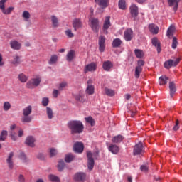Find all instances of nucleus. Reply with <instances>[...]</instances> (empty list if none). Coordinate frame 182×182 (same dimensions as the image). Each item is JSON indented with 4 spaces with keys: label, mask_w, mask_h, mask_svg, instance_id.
<instances>
[{
    "label": "nucleus",
    "mask_w": 182,
    "mask_h": 182,
    "mask_svg": "<svg viewBox=\"0 0 182 182\" xmlns=\"http://www.w3.org/2000/svg\"><path fill=\"white\" fill-rule=\"evenodd\" d=\"M67 126L70 130L71 134H80L85 129L83 123L79 120H71L68 122Z\"/></svg>",
    "instance_id": "f257e3e1"
},
{
    "label": "nucleus",
    "mask_w": 182,
    "mask_h": 182,
    "mask_svg": "<svg viewBox=\"0 0 182 182\" xmlns=\"http://www.w3.org/2000/svg\"><path fill=\"white\" fill-rule=\"evenodd\" d=\"M32 113V106L28 105L23 109V117L21 122L23 123H31L32 122V117L29 116Z\"/></svg>",
    "instance_id": "f03ea898"
},
{
    "label": "nucleus",
    "mask_w": 182,
    "mask_h": 182,
    "mask_svg": "<svg viewBox=\"0 0 182 182\" xmlns=\"http://www.w3.org/2000/svg\"><path fill=\"white\" fill-rule=\"evenodd\" d=\"M97 154H99V151H97L94 154H92L90 151H87L88 169L93 170V167H95V159H93V157H96Z\"/></svg>",
    "instance_id": "7ed1b4c3"
},
{
    "label": "nucleus",
    "mask_w": 182,
    "mask_h": 182,
    "mask_svg": "<svg viewBox=\"0 0 182 182\" xmlns=\"http://www.w3.org/2000/svg\"><path fill=\"white\" fill-rule=\"evenodd\" d=\"M41 84V77H36L31 80H30L27 84L26 87L28 89H33V87H36V86H39Z\"/></svg>",
    "instance_id": "20e7f679"
},
{
    "label": "nucleus",
    "mask_w": 182,
    "mask_h": 182,
    "mask_svg": "<svg viewBox=\"0 0 182 182\" xmlns=\"http://www.w3.org/2000/svg\"><path fill=\"white\" fill-rule=\"evenodd\" d=\"M89 25L93 31V32L97 33L99 32L100 26H99V19L97 18H91L89 20Z\"/></svg>",
    "instance_id": "39448f33"
},
{
    "label": "nucleus",
    "mask_w": 182,
    "mask_h": 182,
    "mask_svg": "<svg viewBox=\"0 0 182 182\" xmlns=\"http://www.w3.org/2000/svg\"><path fill=\"white\" fill-rule=\"evenodd\" d=\"M144 153V149L143 147V143L139 142L135 145L134 148V156H140Z\"/></svg>",
    "instance_id": "423d86ee"
},
{
    "label": "nucleus",
    "mask_w": 182,
    "mask_h": 182,
    "mask_svg": "<svg viewBox=\"0 0 182 182\" xmlns=\"http://www.w3.org/2000/svg\"><path fill=\"white\" fill-rule=\"evenodd\" d=\"M133 36L134 34L133 33V30L132 28H127L124 32V39L129 42L133 39Z\"/></svg>",
    "instance_id": "0eeeda50"
},
{
    "label": "nucleus",
    "mask_w": 182,
    "mask_h": 182,
    "mask_svg": "<svg viewBox=\"0 0 182 182\" xmlns=\"http://www.w3.org/2000/svg\"><path fill=\"white\" fill-rule=\"evenodd\" d=\"M180 63V58L176 60H168L164 63V66L166 69H170L172 66H177Z\"/></svg>",
    "instance_id": "6e6552de"
},
{
    "label": "nucleus",
    "mask_w": 182,
    "mask_h": 182,
    "mask_svg": "<svg viewBox=\"0 0 182 182\" xmlns=\"http://www.w3.org/2000/svg\"><path fill=\"white\" fill-rule=\"evenodd\" d=\"M97 69V64L96 63H91L85 65L84 68V73H87L88 72H95Z\"/></svg>",
    "instance_id": "1a4fd4ad"
},
{
    "label": "nucleus",
    "mask_w": 182,
    "mask_h": 182,
    "mask_svg": "<svg viewBox=\"0 0 182 182\" xmlns=\"http://www.w3.org/2000/svg\"><path fill=\"white\" fill-rule=\"evenodd\" d=\"M112 26V23H110V16H107L103 23V32L107 35V29Z\"/></svg>",
    "instance_id": "9d476101"
},
{
    "label": "nucleus",
    "mask_w": 182,
    "mask_h": 182,
    "mask_svg": "<svg viewBox=\"0 0 182 182\" xmlns=\"http://www.w3.org/2000/svg\"><path fill=\"white\" fill-rule=\"evenodd\" d=\"M84 149L85 146L82 142H76L73 146V150L75 153H83Z\"/></svg>",
    "instance_id": "9b49d317"
},
{
    "label": "nucleus",
    "mask_w": 182,
    "mask_h": 182,
    "mask_svg": "<svg viewBox=\"0 0 182 182\" xmlns=\"http://www.w3.org/2000/svg\"><path fill=\"white\" fill-rule=\"evenodd\" d=\"M106 42V38L105 36H100L99 38V50L100 52H105V48H106V45L105 43Z\"/></svg>",
    "instance_id": "f8f14e48"
},
{
    "label": "nucleus",
    "mask_w": 182,
    "mask_h": 182,
    "mask_svg": "<svg viewBox=\"0 0 182 182\" xmlns=\"http://www.w3.org/2000/svg\"><path fill=\"white\" fill-rule=\"evenodd\" d=\"M131 15L133 18H137L139 15V7L136 4H132L130 6Z\"/></svg>",
    "instance_id": "ddd939ff"
},
{
    "label": "nucleus",
    "mask_w": 182,
    "mask_h": 182,
    "mask_svg": "<svg viewBox=\"0 0 182 182\" xmlns=\"http://www.w3.org/2000/svg\"><path fill=\"white\" fill-rule=\"evenodd\" d=\"M167 2L169 6H173V11L176 12L177 9H178V2H180V0H167Z\"/></svg>",
    "instance_id": "4468645a"
},
{
    "label": "nucleus",
    "mask_w": 182,
    "mask_h": 182,
    "mask_svg": "<svg viewBox=\"0 0 182 182\" xmlns=\"http://www.w3.org/2000/svg\"><path fill=\"white\" fill-rule=\"evenodd\" d=\"M82 26V24L80 18H75L73 21V27L74 28V31H76L77 29H80Z\"/></svg>",
    "instance_id": "2eb2a0df"
},
{
    "label": "nucleus",
    "mask_w": 182,
    "mask_h": 182,
    "mask_svg": "<svg viewBox=\"0 0 182 182\" xmlns=\"http://www.w3.org/2000/svg\"><path fill=\"white\" fill-rule=\"evenodd\" d=\"M151 42L153 46H155V48H156L158 53H160L161 52V47L160 46V41H159V38H153Z\"/></svg>",
    "instance_id": "dca6fc26"
},
{
    "label": "nucleus",
    "mask_w": 182,
    "mask_h": 182,
    "mask_svg": "<svg viewBox=\"0 0 182 182\" xmlns=\"http://www.w3.org/2000/svg\"><path fill=\"white\" fill-rule=\"evenodd\" d=\"M102 68L106 72H110L112 68H113V63L109 60L105 61L102 64Z\"/></svg>",
    "instance_id": "f3484780"
},
{
    "label": "nucleus",
    "mask_w": 182,
    "mask_h": 182,
    "mask_svg": "<svg viewBox=\"0 0 182 182\" xmlns=\"http://www.w3.org/2000/svg\"><path fill=\"white\" fill-rule=\"evenodd\" d=\"M85 178H86L85 173H77L73 177L75 181H83Z\"/></svg>",
    "instance_id": "a211bd4d"
},
{
    "label": "nucleus",
    "mask_w": 182,
    "mask_h": 182,
    "mask_svg": "<svg viewBox=\"0 0 182 182\" xmlns=\"http://www.w3.org/2000/svg\"><path fill=\"white\" fill-rule=\"evenodd\" d=\"M109 151H111L113 154H117L120 151V149L116 144H110L108 146Z\"/></svg>",
    "instance_id": "6ab92c4d"
},
{
    "label": "nucleus",
    "mask_w": 182,
    "mask_h": 182,
    "mask_svg": "<svg viewBox=\"0 0 182 182\" xmlns=\"http://www.w3.org/2000/svg\"><path fill=\"white\" fill-rule=\"evenodd\" d=\"M175 31H176V26H174V25H171L167 30L166 36H168L169 39H171L173 38V35H174Z\"/></svg>",
    "instance_id": "aec40b11"
},
{
    "label": "nucleus",
    "mask_w": 182,
    "mask_h": 182,
    "mask_svg": "<svg viewBox=\"0 0 182 182\" xmlns=\"http://www.w3.org/2000/svg\"><path fill=\"white\" fill-rule=\"evenodd\" d=\"M95 2L98 4V5L102 8V9L107 8V6L109 5V0H95Z\"/></svg>",
    "instance_id": "412c9836"
},
{
    "label": "nucleus",
    "mask_w": 182,
    "mask_h": 182,
    "mask_svg": "<svg viewBox=\"0 0 182 182\" xmlns=\"http://www.w3.org/2000/svg\"><path fill=\"white\" fill-rule=\"evenodd\" d=\"M26 144L30 147H35V138L32 136H28L26 139Z\"/></svg>",
    "instance_id": "4be33fe9"
},
{
    "label": "nucleus",
    "mask_w": 182,
    "mask_h": 182,
    "mask_svg": "<svg viewBox=\"0 0 182 182\" xmlns=\"http://www.w3.org/2000/svg\"><path fill=\"white\" fill-rule=\"evenodd\" d=\"M75 52L73 50H70L66 55L67 62H72L75 59Z\"/></svg>",
    "instance_id": "5701e85b"
},
{
    "label": "nucleus",
    "mask_w": 182,
    "mask_h": 182,
    "mask_svg": "<svg viewBox=\"0 0 182 182\" xmlns=\"http://www.w3.org/2000/svg\"><path fill=\"white\" fill-rule=\"evenodd\" d=\"M149 29L153 35H157L159 33V27L154 24H149Z\"/></svg>",
    "instance_id": "b1692460"
},
{
    "label": "nucleus",
    "mask_w": 182,
    "mask_h": 182,
    "mask_svg": "<svg viewBox=\"0 0 182 182\" xmlns=\"http://www.w3.org/2000/svg\"><path fill=\"white\" fill-rule=\"evenodd\" d=\"M169 90H170V96L173 97L176 92H177V88H176V85L173 82L169 83Z\"/></svg>",
    "instance_id": "393cba45"
},
{
    "label": "nucleus",
    "mask_w": 182,
    "mask_h": 182,
    "mask_svg": "<svg viewBox=\"0 0 182 182\" xmlns=\"http://www.w3.org/2000/svg\"><path fill=\"white\" fill-rule=\"evenodd\" d=\"M10 46L11 49H14L15 50H19L21 49V44L16 41H11Z\"/></svg>",
    "instance_id": "a878e982"
},
{
    "label": "nucleus",
    "mask_w": 182,
    "mask_h": 182,
    "mask_svg": "<svg viewBox=\"0 0 182 182\" xmlns=\"http://www.w3.org/2000/svg\"><path fill=\"white\" fill-rule=\"evenodd\" d=\"M75 99L78 102H84V103H86V97H85V95H83L82 93L75 95Z\"/></svg>",
    "instance_id": "bb28decb"
},
{
    "label": "nucleus",
    "mask_w": 182,
    "mask_h": 182,
    "mask_svg": "<svg viewBox=\"0 0 182 182\" xmlns=\"http://www.w3.org/2000/svg\"><path fill=\"white\" fill-rule=\"evenodd\" d=\"M159 82L161 86L167 85V83L168 82V77H166V75H162L159 77Z\"/></svg>",
    "instance_id": "cd10ccee"
},
{
    "label": "nucleus",
    "mask_w": 182,
    "mask_h": 182,
    "mask_svg": "<svg viewBox=\"0 0 182 182\" xmlns=\"http://www.w3.org/2000/svg\"><path fill=\"white\" fill-rule=\"evenodd\" d=\"M85 93L87 95H93L95 93V86H93V85H88Z\"/></svg>",
    "instance_id": "c85d7f7f"
},
{
    "label": "nucleus",
    "mask_w": 182,
    "mask_h": 182,
    "mask_svg": "<svg viewBox=\"0 0 182 182\" xmlns=\"http://www.w3.org/2000/svg\"><path fill=\"white\" fill-rule=\"evenodd\" d=\"M135 56L138 58V59H141L144 56V51L140 49H135L134 50Z\"/></svg>",
    "instance_id": "c756f323"
},
{
    "label": "nucleus",
    "mask_w": 182,
    "mask_h": 182,
    "mask_svg": "<svg viewBox=\"0 0 182 182\" xmlns=\"http://www.w3.org/2000/svg\"><path fill=\"white\" fill-rule=\"evenodd\" d=\"M12 157H14V152H11L7 159V163L9 164V168H14V163L12 162Z\"/></svg>",
    "instance_id": "7c9ffc66"
},
{
    "label": "nucleus",
    "mask_w": 182,
    "mask_h": 182,
    "mask_svg": "<svg viewBox=\"0 0 182 182\" xmlns=\"http://www.w3.org/2000/svg\"><path fill=\"white\" fill-rule=\"evenodd\" d=\"M18 79L21 83H26V82H28V76H26L23 73L19 74L18 76Z\"/></svg>",
    "instance_id": "2f4dec72"
},
{
    "label": "nucleus",
    "mask_w": 182,
    "mask_h": 182,
    "mask_svg": "<svg viewBox=\"0 0 182 182\" xmlns=\"http://www.w3.org/2000/svg\"><path fill=\"white\" fill-rule=\"evenodd\" d=\"M123 139H124V137H123V136L122 135H117L115 136L112 138V143H121V141H123Z\"/></svg>",
    "instance_id": "473e14b6"
},
{
    "label": "nucleus",
    "mask_w": 182,
    "mask_h": 182,
    "mask_svg": "<svg viewBox=\"0 0 182 182\" xmlns=\"http://www.w3.org/2000/svg\"><path fill=\"white\" fill-rule=\"evenodd\" d=\"M7 136H8V132L5 130L2 131L0 134V141H5ZM1 147H2V145H1L0 144V149Z\"/></svg>",
    "instance_id": "72a5a7b5"
},
{
    "label": "nucleus",
    "mask_w": 182,
    "mask_h": 182,
    "mask_svg": "<svg viewBox=\"0 0 182 182\" xmlns=\"http://www.w3.org/2000/svg\"><path fill=\"white\" fill-rule=\"evenodd\" d=\"M52 25L54 28H58L59 26V21H58V17L55 16H51Z\"/></svg>",
    "instance_id": "f704fd0d"
},
{
    "label": "nucleus",
    "mask_w": 182,
    "mask_h": 182,
    "mask_svg": "<svg viewBox=\"0 0 182 182\" xmlns=\"http://www.w3.org/2000/svg\"><path fill=\"white\" fill-rule=\"evenodd\" d=\"M122 45V40L120 38H115L112 42V48H119Z\"/></svg>",
    "instance_id": "c9c22d12"
},
{
    "label": "nucleus",
    "mask_w": 182,
    "mask_h": 182,
    "mask_svg": "<svg viewBox=\"0 0 182 182\" xmlns=\"http://www.w3.org/2000/svg\"><path fill=\"white\" fill-rule=\"evenodd\" d=\"M118 7L119 9H122V11L126 10V0H119L118 2Z\"/></svg>",
    "instance_id": "e433bc0d"
},
{
    "label": "nucleus",
    "mask_w": 182,
    "mask_h": 182,
    "mask_svg": "<svg viewBox=\"0 0 182 182\" xmlns=\"http://www.w3.org/2000/svg\"><path fill=\"white\" fill-rule=\"evenodd\" d=\"M56 62H58V55H53L49 61L48 63L49 65H56Z\"/></svg>",
    "instance_id": "4c0bfd02"
},
{
    "label": "nucleus",
    "mask_w": 182,
    "mask_h": 182,
    "mask_svg": "<svg viewBox=\"0 0 182 182\" xmlns=\"http://www.w3.org/2000/svg\"><path fill=\"white\" fill-rule=\"evenodd\" d=\"M141 72H143V68H140V67L135 68L134 76L136 79H139V77H140V73H141Z\"/></svg>",
    "instance_id": "58836bf2"
},
{
    "label": "nucleus",
    "mask_w": 182,
    "mask_h": 182,
    "mask_svg": "<svg viewBox=\"0 0 182 182\" xmlns=\"http://www.w3.org/2000/svg\"><path fill=\"white\" fill-rule=\"evenodd\" d=\"M48 180L52 182H60L59 177H58L53 174H50L48 176Z\"/></svg>",
    "instance_id": "ea45409f"
},
{
    "label": "nucleus",
    "mask_w": 182,
    "mask_h": 182,
    "mask_svg": "<svg viewBox=\"0 0 182 182\" xmlns=\"http://www.w3.org/2000/svg\"><path fill=\"white\" fill-rule=\"evenodd\" d=\"M12 63H13V65H19L21 63V59H20L19 56H18L16 55H14L13 57Z\"/></svg>",
    "instance_id": "a19ab883"
},
{
    "label": "nucleus",
    "mask_w": 182,
    "mask_h": 182,
    "mask_svg": "<svg viewBox=\"0 0 182 182\" xmlns=\"http://www.w3.org/2000/svg\"><path fill=\"white\" fill-rule=\"evenodd\" d=\"M86 123H88V124H90V126L93 127L95 126V119L92 117H88L85 118Z\"/></svg>",
    "instance_id": "79ce46f5"
},
{
    "label": "nucleus",
    "mask_w": 182,
    "mask_h": 182,
    "mask_svg": "<svg viewBox=\"0 0 182 182\" xmlns=\"http://www.w3.org/2000/svg\"><path fill=\"white\" fill-rule=\"evenodd\" d=\"M47 115L48 119H53V111L50 107L46 108Z\"/></svg>",
    "instance_id": "37998d69"
},
{
    "label": "nucleus",
    "mask_w": 182,
    "mask_h": 182,
    "mask_svg": "<svg viewBox=\"0 0 182 182\" xmlns=\"http://www.w3.org/2000/svg\"><path fill=\"white\" fill-rule=\"evenodd\" d=\"M75 159V156L72 154H68L65 156V160L66 163H70Z\"/></svg>",
    "instance_id": "c03bdc74"
},
{
    "label": "nucleus",
    "mask_w": 182,
    "mask_h": 182,
    "mask_svg": "<svg viewBox=\"0 0 182 182\" xmlns=\"http://www.w3.org/2000/svg\"><path fill=\"white\" fill-rule=\"evenodd\" d=\"M3 109L4 112H8L11 109V103L9 102H5L3 105Z\"/></svg>",
    "instance_id": "a18cd8bd"
},
{
    "label": "nucleus",
    "mask_w": 182,
    "mask_h": 182,
    "mask_svg": "<svg viewBox=\"0 0 182 182\" xmlns=\"http://www.w3.org/2000/svg\"><path fill=\"white\" fill-rule=\"evenodd\" d=\"M105 94L107 96H114V90L109 88H105Z\"/></svg>",
    "instance_id": "49530a36"
},
{
    "label": "nucleus",
    "mask_w": 182,
    "mask_h": 182,
    "mask_svg": "<svg viewBox=\"0 0 182 182\" xmlns=\"http://www.w3.org/2000/svg\"><path fill=\"white\" fill-rule=\"evenodd\" d=\"M22 16L25 21H29V18H31V14L28 11H25L23 12Z\"/></svg>",
    "instance_id": "de8ad7c7"
},
{
    "label": "nucleus",
    "mask_w": 182,
    "mask_h": 182,
    "mask_svg": "<svg viewBox=\"0 0 182 182\" xmlns=\"http://www.w3.org/2000/svg\"><path fill=\"white\" fill-rule=\"evenodd\" d=\"M64 168H65V161H60L58 166V168L59 171H63Z\"/></svg>",
    "instance_id": "09e8293b"
},
{
    "label": "nucleus",
    "mask_w": 182,
    "mask_h": 182,
    "mask_svg": "<svg viewBox=\"0 0 182 182\" xmlns=\"http://www.w3.org/2000/svg\"><path fill=\"white\" fill-rule=\"evenodd\" d=\"M178 42L177 41V38L173 37L172 41V49H176Z\"/></svg>",
    "instance_id": "8fccbe9b"
},
{
    "label": "nucleus",
    "mask_w": 182,
    "mask_h": 182,
    "mask_svg": "<svg viewBox=\"0 0 182 182\" xmlns=\"http://www.w3.org/2000/svg\"><path fill=\"white\" fill-rule=\"evenodd\" d=\"M12 11H14V7H9L6 9H4L2 12L4 15H9Z\"/></svg>",
    "instance_id": "3c124183"
},
{
    "label": "nucleus",
    "mask_w": 182,
    "mask_h": 182,
    "mask_svg": "<svg viewBox=\"0 0 182 182\" xmlns=\"http://www.w3.org/2000/svg\"><path fill=\"white\" fill-rule=\"evenodd\" d=\"M66 86H68V83L66 82H60L59 85H58V89L59 90H63V89L65 87H66Z\"/></svg>",
    "instance_id": "603ef678"
},
{
    "label": "nucleus",
    "mask_w": 182,
    "mask_h": 182,
    "mask_svg": "<svg viewBox=\"0 0 182 182\" xmlns=\"http://www.w3.org/2000/svg\"><path fill=\"white\" fill-rule=\"evenodd\" d=\"M19 159L23 161V163H26V155H25V153L21 152L20 155L18 156Z\"/></svg>",
    "instance_id": "864d4df0"
},
{
    "label": "nucleus",
    "mask_w": 182,
    "mask_h": 182,
    "mask_svg": "<svg viewBox=\"0 0 182 182\" xmlns=\"http://www.w3.org/2000/svg\"><path fill=\"white\" fill-rule=\"evenodd\" d=\"M42 105L43 106H48V105H49V98L48 97H43L42 100Z\"/></svg>",
    "instance_id": "5fc2aeb1"
},
{
    "label": "nucleus",
    "mask_w": 182,
    "mask_h": 182,
    "mask_svg": "<svg viewBox=\"0 0 182 182\" xmlns=\"http://www.w3.org/2000/svg\"><path fill=\"white\" fill-rule=\"evenodd\" d=\"M50 157H53V156H56L58 154V151H56V149L51 148L50 149Z\"/></svg>",
    "instance_id": "6e6d98bb"
},
{
    "label": "nucleus",
    "mask_w": 182,
    "mask_h": 182,
    "mask_svg": "<svg viewBox=\"0 0 182 182\" xmlns=\"http://www.w3.org/2000/svg\"><path fill=\"white\" fill-rule=\"evenodd\" d=\"M65 35L68 38H73V36H74L73 33H72V30H70V29L65 31Z\"/></svg>",
    "instance_id": "4d7b16f0"
},
{
    "label": "nucleus",
    "mask_w": 182,
    "mask_h": 182,
    "mask_svg": "<svg viewBox=\"0 0 182 182\" xmlns=\"http://www.w3.org/2000/svg\"><path fill=\"white\" fill-rule=\"evenodd\" d=\"M144 66V61L143 60H138L136 68H143Z\"/></svg>",
    "instance_id": "13d9d810"
},
{
    "label": "nucleus",
    "mask_w": 182,
    "mask_h": 182,
    "mask_svg": "<svg viewBox=\"0 0 182 182\" xmlns=\"http://www.w3.org/2000/svg\"><path fill=\"white\" fill-rule=\"evenodd\" d=\"M178 124H180V122H178V120H176V124L173 127V129L176 132L177 130H178V129H180V126H178Z\"/></svg>",
    "instance_id": "bf43d9fd"
},
{
    "label": "nucleus",
    "mask_w": 182,
    "mask_h": 182,
    "mask_svg": "<svg viewBox=\"0 0 182 182\" xmlns=\"http://www.w3.org/2000/svg\"><path fill=\"white\" fill-rule=\"evenodd\" d=\"M0 9L3 11L5 9V1H0Z\"/></svg>",
    "instance_id": "052dcab7"
},
{
    "label": "nucleus",
    "mask_w": 182,
    "mask_h": 182,
    "mask_svg": "<svg viewBox=\"0 0 182 182\" xmlns=\"http://www.w3.org/2000/svg\"><path fill=\"white\" fill-rule=\"evenodd\" d=\"M5 65V62H4V58H2V54H0V67H2Z\"/></svg>",
    "instance_id": "680f3d73"
},
{
    "label": "nucleus",
    "mask_w": 182,
    "mask_h": 182,
    "mask_svg": "<svg viewBox=\"0 0 182 182\" xmlns=\"http://www.w3.org/2000/svg\"><path fill=\"white\" fill-rule=\"evenodd\" d=\"M140 168L142 171H144V172H146L149 170V167H147V166H144V165L141 166Z\"/></svg>",
    "instance_id": "e2e57ef3"
},
{
    "label": "nucleus",
    "mask_w": 182,
    "mask_h": 182,
    "mask_svg": "<svg viewBox=\"0 0 182 182\" xmlns=\"http://www.w3.org/2000/svg\"><path fill=\"white\" fill-rule=\"evenodd\" d=\"M59 95V90H54L53 92V95L54 97H58Z\"/></svg>",
    "instance_id": "0e129e2a"
},
{
    "label": "nucleus",
    "mask_w": 182,
    "mask_h": 182,
    "mask_svg": "<svg viewBox=\"0 0 182 182\" xmlns=\"http://www.w3.org/2000/svg\"><path fill=\"white\" fill-rule=\"evenodd\" d=\"M18 181L19 182H25V178L22 175H20L18 177Z\"/></svg>",
    "instance_id": "69168bd1"
},
{
    "label": "nucleus",
    "mask_w": 182,
    "mask_h": 182,
    "mask_svg": "<svg viewBox=\"0 0 182 182\" xmlns=\"http://www.w3.org/2000/svg\"><path fill=\"white\" fill-rule=\"evenodd\" d=\"M23 136V131L21 129L18 131V137H22Z\"/></svg>",
    "instance_id": "338daca9"
},
{
    "label": "nucleus",
    "mask_w": 182,
    "mask_h": 182,
    "mask_svg": "<svg viewBox=\"0 0 182 182\" xmlns=\"http://www.w3.org/2000/svg\"><path fill=\"white\" fill-rule=\"evenodd\" d=\"M11 139H12V140H16V139H18V137L16 136V135H14V134H11Z\"/></svg>",
    "instance_id": "774afa93"
}]
</instances>
